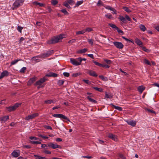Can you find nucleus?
Segmentation results:
<instances>
[{
  "instance_id": "nucleus-1",
  "label": "nucleus",
  "mask_w": 159,
  "mask_h": 159,
  "mask_svg": "<svg viewBox=\"0 0 159 159\" xmlns=\"http://www.w3.org/2000/svg\"><path fill=\"white\" fill-rule=\"evenodd\" d=\"M65 34H60L56 37H52L51 39L48 40L47 42L48 44H53L60 42L61 40L65 37Z\"/></svg>"
},
{
  "instance_id": "nucleus-2",
  "label": "nucleus",
  "mask_w": 159,
  "mask_h": 159,
  "mask_svg": "<svg viewBox=\"0 0 159 159\" xmlns=\"http://www.w3.org/2000/svg\"><path fill=\"white\" fill-rule=\"evenodd\" d=\"M21 103H16L14 106L6 107V108L8 109L7 111H8L10 112L15 110L17 108L21 105Z\"/></svg>"
},
{
  "instance_id": "nucleus-3",
  "label": "nucleus",
  "mask_w": 159,
  "mask_h": 159,
  "mask_svg": "<svg viewBox=\"0 0 159 159\" xmlns=\"http://www.w3.org/2000/svg\"><path fill=\"white\" fill-rule=\"evenodd\" d=\"M52 116L54 117L59 118L61 119H63L70 122V121L66 116L65 115L60 114H55L52 115Z\"/></svg>"
},
{
  "instance_id": "nucleus-4",
  "label": "nucleus",
  "mask_w": 159,
  "mask_h": 159,
  "mask_svg": "<svg viewBox=\"0 0 159 159\" xmlns=\"http://www.w3.org/2000/svg\"><path fill=\"white\" fill-rule=\"evenodd\" d=\"M53 52V50H51L47 51L46 53H45L40 55V58H44L47 57L51 55Z\"/></svg>"
},
{
  "instance_id": "nucleus-5",
  "label": "nucleus",
  "mask_w": 159,
  "mask_h": 159,
  "mask_svg": "<svg viewBox=\"0 0 159 159\" xmlns=\"http://www.w3.org/2000/svg\"><path fill=\"white\" fill-rule=\"evenodd\" d=\"M47 80V79L45 78L44 77L41 78L39 80L37 81L36 83L34 84L35 86L37 85H41L42 84L45 82Z\"/></svg>"
},
{
  "instance_id": "nucleus-6",
  "label": "nucleus",
  "mask_w": 159,
  "mask_h": 159,
  "mask_svg": "<svg viewBox=\"0 0 159 159\" xmlns=\"http://www.w3.org/2000/svg\"><path fill=\"white\" fill-rule=\"evenodd\" d=\"M39 114L38 113H35L32 114L30 115H29L25 118V120H29L30 119H33L38 116Z\"/></svg>"
},
{
  "instance_id": "nucleus-7",
  "label": "nucleus",
  "mask_w": 159,
  "mask_h": 159,
  "mask_svg": "<svg viewBox=\"0 0 159 159\" xmlns=\"http://www.w3.org/2000/svg\"><path fill=\"white\" fill-rule=\"evenodd\" d=\"M113 43L114 45L118 48L122 49L124 47V45L121 42H114Z\"/></svg>"
},
{
  "instance_id": "nucleus-8",
  "label": "nucleus",
  "mask_w": 159,
  "mask_h": 159,
  "mask_svg": "<svg viewBox=\"0 0 159 159\" xmlns=\"http://www.w3.org/2000/svg\"><path fill=\"white\" fill-rule=\"evenodd\" d=\"M48 147L51 148L53 149L60 148H61L60 146L57 144H54L52 143H49L48 144Z\"/></svg>"
},
{
  "instance_id": "nucleus-9",
  "label": "nucleus",
  "mask_w": 159,
  "mask_h": 159,
  "mask_svg": "<svg viewBox=\"0 0 159 159\" xmlns=\"http://www.w3.org/2000/svg\"><path fill=\"white\" fill-rule=\"evenodd\" d=\"M20 154V151L18 150H15L11 153V156L13 157H19Z\"/></svg>"
},
{
  "instance_id": "nucleus-10",
  "label": "nucleus",
  "mask_w": 159,
  "mask_h": 159,
  "mask_svg": "<svg viewBox=\"0 0 159 159\" xmlns=\"http://www.w3.org/2000/svg\"><path fill=\"white\" fill-rule=\"evenodd\" d=\"M23 1H20L19 0L16 1L13 4V6L14 7L13 9H15L18 7L20 5V3H22Z\"/></svg>"
},
{
  "instance_id": "nucleus-11",
  "label": "nucleus",
  "mask_w": 159,
  "mask_h": 159,
  "mask_svg": "<svg viewBox=\"0 0 159 159\" xmlns=\"http://www.w3.org/2000/svg\"><path fill=\"white\" fill-rule=\"evenodd\" d=\"M93 62L96 65L99 66L100 67H105L106 68H109L110 67V66L109 65H106V64H102L101 63H98L96 61H93Z\"/></svg>"
},
{
  "instance_id": "nucleus-12",
  "label": "nucleus",
  "mask_w": 159,
  "mask_h": 159,
  "mask_svg": "<svg viewBox=\"0 0 159 159\" xmlns=\"http://www.w3.org/2000/svg\"><path fill=\"white\" fill-rule=\"evenodd\" d=\"M70 61L71 63L73 65L78 66L81 64L80 62H78L76 59L73 58H70Z\"/></svg>"
},
{
  "instance_id": "nucleus-13",
  "label": "nucleus",
  "mask_w": 159,
  "mask_h": 159,
  "mask_svg": "<svg viewBox=\"0 0 159 159\" xmlns=\"http://www.w3.org/2000/svg\"><path fill=\"white\" fill-rule=\"evenodd\" d=\"M9 75V72L7 70H5L3 71L1 74L0 75V79H2L5 76H7Z\"/></svg>"
},
{
  "instance_id": "nucleus-14",
  "label": "nucleus",
  "mask_w": 159,
  "mask_h": 159,
  "mask_svg": "<svg viewBox=\"0 0 159 159\" xmlns=\"http://www.w3.org/2000/svg\"><path fill=\"white\" fill-rule=\"evenodd\" d=\"M58 74L56 73L52 72H50L47 74L46 75V76L48 77H56L58 76Z\"/></svg>"
},
{
  "instance_id": "nucleus-15",
  "label": "nucleus",
  "mask_w": 159,
  "mask_h": 159,
  "mask_svg": "<svg viewBox=\"0 0 159 159\" xmlns=\"http://www.w3.org/2000/svg\"><path fill=\"white\" fill-rule=\"evenodd\" d=\"M36 80V78L35 77L30 79L28 82L27 85L28 86L30 85Z\"/></svg>"
},
{
  "instance_id": "nucleus-16",
  "label": "nucleus",
  "mask_w": 159,
  "mask_h": 159,
  "mask_svg": "<svg viewBox=\"0 0 159 159\" xmlns=\"http://www.w3.org/2000/svg\"><path fill=\"white\" fill-rule=\"evenodd\" d=\"M108 137L109 138L112 139V140L117 141V139L116 135H114L112 134H109L108 135Z\"/></svg>"
},
{
  "instance_id": "nucleus-17",
  "label": "nucleus",
  "mask_w": 159,
  "mask_h": 159,
  "mask_svg": "<svg viewBox=\"0 0 159 159\" xmlns=\"http://www.w3.org/2000/svg\"><path fill=\"white\" fill-rule=\"evenodd\" d=\"M126 122L129 125L133 127L136 124V122L133 120H127L126 121Z\"/></svg>"
},
{
  "instance_id": "nucleus-18",
  "label": "nucleus",
  "mask_w": 159,
  "mask_h": 159,
  "mask_svg": "<svg viewBox=\"0 0 159 159\" xmlns=\"http://www.w3.org/2000/svg\"><path fill=\"white\" fill-rule=\"evenodd\" d=\"M135 43L140 47H143V43L139 39H135Z\"/></svg>"
},
{
  "instance_id": "nucleus-19",
  "label": "nucleus",
  "mask_w": 159,
  "mask_h": 159,
  "mask_svg": "<svg viewBox=\"0 0 159 159\" xmlns=\"http://www.w3.org/2000/svg\"><path fill=\"white\" fill-rule=\"evenodd\" d=\"M88 73L91 76H93L97 77L98 76V75L94 71L92 70H89Z\"/></svg>"
},
{
  "instance_id": "nucleus-20",
  "label": "nucleus",
  "mask_w": 159,
  "mask_h": 159,
  "mask_svg": "<svg viewBox=\"0 0 159 159\" xmlns=\"http://www.w3.org/2000/svg\"><path fill=\"white\" fill-rule=\"evenodd\" d=\"M56 102V101L55 100L54 101L52 99H49L48 100H46L44 101V103L46 104H51V103L52 102Z\"/></svg>"
},
{
  "instance_id": "nucleus-21",
  "label": "nucleus",
  "mask_w": 159,
  "mask_h": 159,
  "mask_svg": "<svg viewBox=\"0 0 159 159\" xmlns=\"http://www.w3.org/2000/svg\"><path fill=\"white\" fill-rule=\"evenodd\" d=\"M9 119V116H5L2 117H1L0 118V119L2 122H5L7 120Z\"/></svg>"
},
{
  "instance_id": "nucleus-22",
  "label": "nucleus",
  "mask_w": 159,
  "mask_h": 159,
  "mask_svg": "<svg viewBox=\"0 0 159 159\" xmlns=\"http://www.w3.org/2000/svg\"><path fill=\"white\" fill-rule=\"evenodd\" d=\"M145 87L143 86H139L138 88V90L140 93H142Z\"/></svg>"
},
{
  "instance_id": "nucleus-23",
  "label": "nucleus",
  "mask_w": 159,
  "mask_h": 159,
  "mask_svg": "<svg viewBox=\"0 0 159 159\" xmlns=\"http://www.w3.org/2000/svg\"><path fill=\"white\" fill-rule=\"evenodd\" d=\"M91 96H88L87 97V99H88L89 101L91 102H92L93 103H97V102L95 100L93 99H92L91 98Z\"/></svg>"
},
{
  "instance_id": "nucleus-24",
  "label": "nucleus",
  "mask_w": 159,
  "mask_h": 159,
  "mask_svg": "<svg viewBox=\"0 0 159 159\" xmlns=\"http://www.w3.org/2000/svg\"><path fill=\"white\" fill-rule=\"evenodd\" d=\"M123 9L125 11L128 13L132 11V9L131 8H129L126 7H123Z\"/></svg>"
},
{
  "instance_id": "nucleus-25",
  "label": "nucleus",
  "mask_w": 159,
  "mask_h": 159,
  "mask_svg": "<svg viewBox=\"0 0 159 159\" xmlns=\"http://www.w3.org/2000/svg\"><path fill=\"white\" fill-rule=\"evenodd\" d=\"M87 51V49L84 48L77 51V53H82L86 52Z\"/></svg>"
},
{
  "instance_id": "nucleus-26",
  "label": "nucleus",
  "mask_w": 159,
  "mask_h": 159,
  "mask_svg": "<svg viewBox=\"0 0 159 159\" xmlns=\"http://www.w3.org/2000/svg\"><path fill=\"white\" fill-rule=\"evenodd\" d=\"M111 105H112V107H113L115 109H116L119 111H122V108L120 107H118V106H116L112 104H111Z\"/></svg>"
},
{
  "instance_id": "nucleus-27",
  "label": "nucleus",
  "mask_w": 159,
  "mask_h": 159,
  "mask_svg": "<svg viewBox=\"0 0 159 159\" xmlns=\"http://www.w3.org/2000/svg\"><path fill=\"white\" fill-rule=\"evenodd\" d=\"M113 95L111 93L107 94V92H105V97L107 98H113Z\"/></svg>"
},
{
  "instance_id": "nucleus-28",
  "label": "nucleus",
  "mask_w": 159,
  "mask_h": 159,
  "mask_svg": "<svg viewBox=\"0 0 159 159\" xmlns=\"http://www.w3.org/2000/svg\"><path fill=\"white\" fill-rule=\"evenodd\" d=\"M40 56H37L34 57H33L31 58V60L32 61H34L35 62H37V61L38 60V58H40Z\"/></svg>"
},
{
  "instance_id": "nucleus-29",
  "label": "nucleus",
  "mask_w": 159,
  "mask_h": 159,
  "mask_svg": "<svg viewBox=\"0 0 159 159\" xmlns=\"http://www.w3.org/2000/svg\"><path fill=\"white\" fill-rule=\"evenodd\" d=\"M108 25L113 29H115V30L118 29V27H117L115 25L112 23H109Z\"/></svg>"
},
{
  "instance_id": "nucleus-30",
  "label": "nucleus",
  "mask_w": 159,
  "mask_h": 159,
  "mask_svg": "<svg viewBox=\"0 0 159 159\" xmlns=\"http://www.w3.org/2000/svg\"><path fill=\"white\" fill-rule=\"evenodd\" d=\"M64 82V81L63 80H58L57 84L59 86H61L63 84Z\"/></svg>"
},
{
  "instance_id": "nucleus-31",
  "label": "nucleus",
  "mask_w": 159,
  "mask_h": 159,
  "mask_svg": "<svg viewBox=\"0 0 159 159\" xmlns=\"http://www.w3.org/2000/svg\"><path fill=\"white\" fill-rule=\"evenodd\" d=\"M139 27L140 30L143 31H144L146 30V27L143 25H140L139 26Z\"/></svg>"
},
{
  "instance_id": "nucleus-32",
  "label": "nucleus",
  "mask_w": 159,
  "mask_h": 159,
  "mask_svg": "<svg viewBox=\"0 0 159 159\" xmlns=\"http://www.w3.org/2000/svg\"><path fill=\"white\" fill-rule=\"evenodd\" d=\"M34 156L36 159H47V158L45 157H41L37 155H35Z\"/></svg>"
},
{
  "instance_id": "nucleus-33",
  "label": "nucleus",
  "mask_w": 159,
  "mask_h": 159,
  "mask_svg": "<svg viewBox=\"0 0 159 159\" xmlns=\"http://www.w3.org/2000/svg\"><path fill=\"white\" fill-rule=\"evenodd\" d=\"M99 77L101 78L102 80L105 81H107L108 79L106 77H104L103 75H101L99 76Z\"/></svg>"
},
{
  "instance_id": "nucleus-34",
  "label": "nucleus",
  "mask_w": 159,
  "mask_h": 159,
  "mask_svg": "<svg viewBox=\"0 0 159 159\" xmlns=\"http://www.w3.org/2000/svg\"><path fill=\"white\" fill-rule=\"evenodd\" d=\"M21 59L16 60H14L11 62V65L10 66H11L12 65L15 64L17 62L19 61H21Z\"/></svg>"
},
{
  "instance_id": "nucleus-35",
  "label": "nucleus",
  "mask_w": 159,
  "mask_h": 159,
  "mask_svg": "<svg viewBox=\"0 0 159 159\" xmlns=\"http://www.w3.org/2000/svg\"><path fill=\"white\" fill-rule=\"evenodd\" d=\"M34 4L36 5H39L40 7H43L44 6V4L43 3L36 2H34Z\"/></svg>"
},
{
  "instance_id": "nucleus-36",
  "label": "nucleus",
  "mask_w": 159,
  "mask_h": 159,
  "mask_svg": "<svg viewBox=\"0 0 159 159\" xmlns=\"http://www.w3.org/2000/svg\"><path fill=\"white\" fill-rule=\"evenodd\" d=\"M82 73L80 72L74 73L72 75V76L73 77H76L79 75H81Z\"/></svg>"
},
{
  "instance_id": "nucleus-37",
  "label": "nucleus",
  "mask_w": 159,
  "mask_h": 159,
  "mask_svg": "<svg viewBox=\"0 0 159 159\" xmlns=\"http://www.w3.org/2000/svg\"><path fill=\"white\" fill-rule=\"evenodd\" d=\"M93 88L95 89V90L100 92H102L103 91V89H102L98 88L97 87H92Z\"/></svg>"
},
{
  "instance_id": "nucleus-38",
  "label": "nucleus",
  "mask_w": 159,
  "mask_h": 159,
  "mask_svg": "<svg viewBox=\"0 0 159 159\" xmlns=\"http://www.w3.org/2000/svg\"><path fill=\"white\" fill-rule=\"evenodd\" d=\"M85 33V31L84 30H83L81 31H77L76 33V34H83Z\"/></svg>"
},
{
  "instance_id": "nucleus-39",
  "label": "nucleus",
  "mask_w": 159,
  "mask_h": 159,
  "mask_svg": "<svg viewBox=\"0 0 159 159\" xmlns=\"http://www.w3.org/2000/svg\"><path fill=\"white\" fill-rule=\"evenodd\" d=\"M63 5L66 7L68 8H70V7L69 4V3L67 2H64L63 3Z\"/></svg>"
},
{
  "instance_id": "nucleus-40",
  "label": "nucleus",
  "mask_w": 159,
  "mask_h": 159,
  "mask_svg": "<svg viewBox=\"0 0 159 159\" xmlns=\"http://www.w3.org/2000/svg\"><path fill=\"white\" fill-rule=\"evenodd\" d=\"M30 142L32 144H41V143L39 141H30Z\"/></svg>"
},
{
  "instance_id": "nucleus-41",
  "label": "nucleus",
  "mask_w": 159,
  "mask_h": 159,
  "mask_svg": "<svg viewBox=\"0 0 159 159\" xmlns=\"http://www.w3.org/2000/svg\"><path fill=\"white\" fill-rule=\"evenodd\" d=\"M84 31H85V32H89L92 31H93V30L92 28H87L85 30H84Z\"/></svg>"
},
{
  "instance_id": "nucleus-42",
  "label": "nucleus",
  "mask_w": 159,
  "mask_h": 159,
  "mask_svg": "<svg viewBox=\"0 0 159 159\" xmlns=\"http://www.w3.org/2000/svg\"><path fill=\"white\" fill-rule=\"evenodd\" d=\"M144 63L145 64H147L148 65H150V66L151 65V64L150 62V61L148 60H147V59H145L144 60Z\"/></svg>"
},
{
  "instance_id": "nucleus-43",
  "label": "nucleus",
  "mask_w": 159,
  "mask_h": 159,
  "mask_svg": "<svg viewBox=\"0 0 159 159\" xmlns=\"http://www.w3.org/2000/svg\"><path fill=\"white\" fill-rule=\"evenodd\" d=\"M145 110L148 112H150L152 113L155 114L156 112L155 111L151 110V109H149L148 108H146L145 109Z\"/></svg>"
},
{
  "instance_id": "nucleus-44",
  "label": "nucleus",
  "mask_w": 159,
  "mask_h": 159,
  "mask_svg": "<svg viewBox=\"0 0 159 159\" xmlns=\"http://www.w3.org/2000/svg\"><path fill=\"white\" fill-rule=\"evenodd\" d=\"M104 61L109 65L111 64L112 62L111 60L107 59H104Z\"/></svg>"
},
{
  "instance_id": "nucleus-45",
  "label": "nucleus",
  "mask_w": 159,
  "mask_h": 159,
  "mask_svg": "<svg viewBox=\"0 0 159 159\" xmlns=\"http://www.w3.org/2000/svg\"><path fill=\"white\" fill-rule=\"evenodd\" d=\"M66 1L67 2L71 5L74 4V1L73 0H66Z\"/></svg>"
},
{
  "instance_id": "nucleus-46",
  "label": "nucleus",
  "mask_w": 159,
  "mask_h": 159,
  "mask_svg": "<svg viewBox=\"0 0 159 159\" xmlns=\"http://www.w3.org/2000/svg\"><path fill=\"white\" fill-rule=\"evenodd\" d=\"M30 139L31 140H33V139H34L35 140H39L40 141H41V140L39 138H37V137H30Z\"/></svg>"
},
{
  "instance_id": "nucleus-47",
  "label": "nucleus",
  "mask_w": 159,
  "mask_h": 159,
  "mask_svg": "<svg viewBox=\"0 0 159 159\" xmlns=\"http://www.w3.org/2000/svg\"><path fill=\"white\" fill-rule=\"evenodd\" d=\"M122 38L124 39L126 41H127V42H131L132 43H133V42L131 40L127 39V38L125 37L124 36H122Z\"/></svg>"
},
{
  "instance_id": "nucleus-48",
  "label": "nucleus",
  "mask_w": 159,
  "mask_h": 159,
  "mask_svg": "<svg viewBox=\"0 0 159 159\" xmlns=\"http://www.w3.org/2000/svg\"><path fill=\"white\" fill-rule=\"evenodd\" d=\"M51 3L52 5H55L58 2L56 0H52Z\"/></svg>"
},
{
  "instance_id": "nucleus-49",
  "label": "nucleus",
  "mask_w": 159,
  "mask_h": 159,
  "mask_svg": "<svg viewBox=\"0 0 159 159\" xmlns=\"http://www.w3.org/2000/svg\"><path fill=\"white\" fill-rule=\"evenodd\" d=\"M61 12L63 13L65 15H68V13L67 11L65 9H62L61 10Z\"/></svg>"
},
{
  "instance_id": "nucleus-50",
  "label": "nucleus",
  "mask_w": 159,
  "mask_h": 159,
  "mask_svg": "<svg viewBox=\"0 0 159 159\" xmlns=\"http://www.w3.org/2000/svg\"><path fill=\"white\" fill-rule=\"evenodd\" d=\"M142 47V50L143 51H145V52H149V51H150L148 49H146V48L145 47H143H143Z\"/></svg>"
},
{
  "instance_id": "nucleus-51",
  "label": "nucleus",
  "mask_w": 159,
  "mask_h": 159,
  "mask_svg": "<svg viewBox=\"0 0 159 159\" xmlns=\"http://www.w3.org/2000/svg\"><path fill=\"white\" fill-rule=\"evenodd\" d=\"M88 41L89 44H90L91 45H93V40L92 39H88Z\"/></svg>"
},
{
  "instance_id": "nucleus-52",
  "label": "nucleus",
  "mask_w": 159,
  "mask_h": 159,
  "mask_svg": "<svg viewBox=\"0 0 159 159\" xmlns=\"http://www.w3.org/2000/svg\"><path fill=\"white\" fill-rule=\"evenodd\" d=\"M37 136L39 137H41L44 139H47L48 138V137H47V136H44L41 134H38Z\"/></svg>"
},
{
  "instance_id": "nucleus-53",
  "label": "nucleus",
  "mask_w": 159,
  "mask_h": 159,
  "mask_svg": "<svg viewBox=\"0 0 159 159\" xmlns=\"http://www.w3.org/2000/svg\"><path fill=\"white\" fill-rule=\"evenodd\" d=\"M23 28V27H20V26L18 25L17 27V30L19 31L20 33H21L22 30Z\"/></svg>"
},
{
  "instance_id": "nucleus-54",
  "label": "nucleus",
  "mask_w": 159,
  "mask_h": 159,
  "mask_svg": "<svg viewBox=\"0 0 159 159\" xmlns=\"http://www.w3.org/2000/svg\"><path fill=\"white\" fill-rule=\"evenodd\" d=\"M83 81L88 84H91L90 82L88 80L84 79L83 80Z\"/></svg>"
},
{
  "instance_id": "nucleus-55",
  "label": "nucleus",
  "mask_w": 159,
  "mask_h": 159,
  "mask_svg": "<svg viewBox=\"0 0 159 159\" xmlns=\"http://www.w3.org/2000/svg\"><path fill=\"white\" fill-rule=\"evenodd\" d=\"M26 67H23L20 70V72L21 73H24L25 71L26 70Z\"/></svg>"
},
{
  "instance_id": "nucleus-56",
  "label": "nucleus",
  "mask_w": 159,
  "mask_h": 159,
  "mask_svg": "<svg viewBox=\"0 0 159 159\" xmlns=\"http://www.w3.org/2000/svg\"><path fill=\"white\" fill-rule=\"evenodd\" d=\"M97 5L98 6H100L103 5L102 2L101 0H99L97 4Z\"/></svg>"
},
{
  "instance_id": "nucleus-57",
  "label": "nucleus",
  "mask_w": 159,
  "mask_h": 159,
  "mask_svg": "<svg viewBox=\"0 0 159 159\" xmlns=\"http://www.w3.org/2000/svg\"><path fill=\"white\" fill-rule=\"evenodd\" d=\"M105 8L106 9H108V10H109L111 11L112 10H114V8H112V7H110V6H106L105 7Z\"/></svg>"
},
{
  "instance_id": "nucleus-58",
  "label": "nucleus",
  "mask_w": 159,
  "mask_h": 159,
  "mask_svg": "<svg viewBox=\"0 0 159 159\" xmlns=\"http://www.w3.org/2000/svg\"><path fill=\"white\" fill-rule=\"evenodd\" d=\"M83 2V1H78L76 4V5L77 6H79Z\"/></svg>"
},
{
  "instance_id": "nucleus-59",
  "label": "nucleus",
  "mask_w": 159,
  "mask_h": 159,
  "mask_svg": "<svg viewBox=\"0 0 159 159\" xmlns=\"http://www.w3.org/2000/svg\"><path fill=\"white\" fill-rule=\"evenodd\" d=\"M63 75L64 76L68 77L69 76L70 74L69 73L64 72L63 73Z\"/></svg>"
},
{
  "instance_id": "nucleus-60",
  "label": "nucleus",
  "mask_w": 159,
  "mask_h": 159,
  "mask_svg": "<svg viewBox=\"0 0 159 159\" xmlns=\"http://www.w3.org/2000/svg\"><path fill=\"white\" fill-rule=\"evenodd\" d=\"M86 60V58H83L82 59L81 57H79L78 58V60L80 62V63L81 61H82L83 60V61H85Z\"/></svg>"
},
{
  "instance_id": "nucleus-61",
  "label": "nucleus",
  "mask_w": 159,
  "mask_h": 159,
  "mask_svg": "<svg viewBox=\"0 0 159 159\" xmlns=\"http://www.w3.org/2000/svg\"><path fill=\"white\" fill-rule=\"evenodd\" d=\"M105 16L107 17L108 19H111L112 18V16L110 14H107L105 15Z\"/></svg>"
},
{
  "instance_id": "nucleus-62",
  "label": "nucleus",
  "mask_w": 159,
  "mask_h": 159,
  "mask_svg": "<svg viewBox=\"0 0 159 159\" xmlns=\"http://www.w3.org/2000/svg\"><path fill=\"white\" fill-rule=\"evenodd\" d=\"M116 30L119 34H124V32L122 30H120L118 28V29H116Z\"/></svg>"
},
{
  "instance_id": "nucleus-63",
  "label": "nucleus",
  "mask_w": 159,
  "mask_h": 159,
  "mask_svg": "<svg viewBox=\"0 0 159 159\" xmlns=\"http://www.w3.org/2000/svg\"><path fill=\"white\" fill-rule=\"evenodd\" d=\"M43 152H44L46 154H51V152H50L46 150H43Z\"/></svg>"
},
{
  "instance_id": "nucleus-64",
  "label": "nucleus",
  "mask_w": 159,
  "mask_h": 159,
  "mask_svg": "<svg viewBox=\"0 0 159 159\" xmlns=\"http://www.w3.org/2000/svg\"><path fill=\"white\" fill-rule=\"evenodd\" d=\"M75 39H71V40H69L68 41V43H70V44H71L73 43H74L75 42Z\"/></svg>"
}]
</instances>
